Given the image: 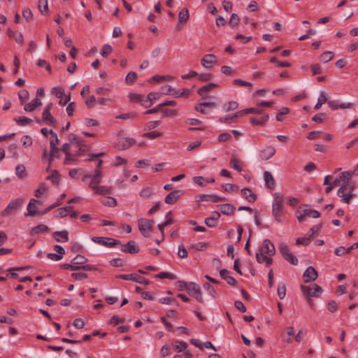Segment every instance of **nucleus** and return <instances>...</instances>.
<instances>
[{
  "mask_svg": "<svg viewBox=\"0 0 358 358\" xmlns=\"http://www.w3.org/2000/svg\"><path fill=\"white\" fill-rule=\"evenodd\" d=\"M283 202L284 196L280 193H275L272 203V215L275 220L278 222H281L282 221V217L284 215Z\"/></svg>",
  "mask_w": 358,
  "mask_h": 358,
  "instance_id": "obj_1",
  "label": "nucleus"
},
{
  "mask_svg": "<svg viewBox=\"0 0 358 358\" xmlns=\"http://www.w3.org/2000/svg\"><path fill=\"white\" fill-rule=\"evenodd\" d=\"M354 188V185L350 182L342 184L337 192V195L342 198L343 202L350 203L351 199L355 196L353 194Z\"/></svg>",
  "mask_w": 358,
  "mask_h": 358,
  "instance_id": "obj_2",
  "label": "nucleus"
},
{
  "mask_svg": "<svg viewBox=\"0 0 358 358\" xmlns=\"http://www.w3.org/2000/svg\"><path fill=\"white\" fill-rule=\"evenodd\" d=\"M138 229L142 236L144 237H148L153 229V226L155 224L154 220L141 218L138 220Z\"/></svg>",
  "mask_w": 358,
  "mask_h": 358,
  "instance_id": "obj_3",
  "label": "nucleus"
},
{
  "mask_svg": "<svg viewBox=\"0 0 358 358\" xmlns=\"http://www.w3.org/2000/svg\"><path fill=\"white\" fill-rule=\"evenodd\" d=\"M92 241L96 243L110 248L117 247L121 245L120 241L108 237L94 236L92 238Z\"/></svg>",
  "mask_w": 358,
  "mask_h": 358,
  "instance_id": "obj_4",
  "label": "nucleus"
},
{
  "mask_svg": "<svg viewBox=\"0 0 358 358\" xmlns=\"http://www.w3.org/2000/svg\"><path fill=\"white\" fill-rule=\"evenodd\" d=\"M52 107V103H50L46 106L45 108L42 113V120L48 125L56 127L57 122L50 113Z\"/></svg>",
  "mask_w": 358,
  "mask_h": 358,
  "instance_id": "obj_5",
  "label": "nucleus"
},
{
  "mask_svg": "<svg viewBox=\"0 0 358 358\" xmlns=\"http://www.w3.org/2000/svg\"><path fill=\"white\" fill-rule=\"evenodd\" d=\"M300 288L306 298H309L310 296L316 297L317 292L320 293L322 292V287L317 284H313V287L301 285Z\"/></svg>",
  "mask_w": 358,
  "mask_h": 358,
  "instance_id": "obj_6",
  "label": "nucleus"
},
{
  "mask_svg": "<svg viewBox=\"0 0 358 358\" xmlns=\"http://www.w3.org/2000/svg\"><path fill=\"white\" fill-rule=\"evenodd\" d=\"M116 278H119V279L125 280H131L134 282H138L140 284H144L145 285H148L150 284L149 280H148L141 275H138L136 273H131V274H129V275L120 274V275H117L116 276Z\"/></svg>",
  "mask_w": 358,
  "mask_h": 358,
  "instance_id": "obj_7",
  "label": "nucleus"
},
{
  "mask_svg": "<svg viewBox=\"0 0 358 358\" xmlns=\"http://www.w3.org/2000/svg\"><path fill=\"white\" fill-rule=\"evenodd\" d=\"M24 202V199L21 198L12 200L6 208L2 211V216H8L12 213L13 211L18 209Z\"/></svg>",
  "mask_w": 358,
  "mask_h": 358,
  "instance_id": "obj_8",
  "label": "nucleus"
},
{
  "mask_svg": "<svg viewBox=\"0 0 358 358\" xmlns=\"http://www.w3.org/2000/svg\"><path fill=\"white\" fill-rule=\"evenodd\" d=\"M187 293L189 296L195 298L199 302L203 303L200 287L195 282H189V291Z\"/></svg>",
  "mask_w": 358,
  "mask_h": 358,
  "instance_id": "obj_9",
  "label": "nucleus"
},
{
  "mask_svg": "<svg viewBox=\"0 0 358 358\" xmlns=\"http://www.w3.org/2000/svg\"><path fill=\"white\" fill-rule=\"evenodd\" d=\"M36 203L41 205L42 201L34 199H30L27 206V213L25 215L26 216H37L41 215V212L36 209Z\"/></svg>",
  "mask_w": 358,
  "mask_h": 358,
  "instance_id": "obj_10",
  "label": "nucleus"
},
{
  "mask_svg": "<svg viewBox=\"0 0 358 358\" xmlns=\"http://www.w3.org/2000/svg\"><path fill=\"white\" fill-rule=\"evenodd\" d=\"M317 277V271L312 266H308L303 274V278L305 283H308L310 281H315Z\"/></svg>",
  "mask_w": 358,
  "mask_h": 358,
  "instance_id": "obj_11",
  "label": "nucleus"
},
{
  "mask_svg": "<svg viewBox=\"0 0 358 358\" xmlns=\"http://www.w3.org/2000/svg\"><path fill=\"white\" fill-rule=\"evenodd\" d=\"M136 144V140L133 138H122L118 140L116 147L119 150H126Z\"/></svg>",
  "mask_w": 358,
  "mask_h": 358,
  "instance_id": "obj_12",
  "label": "nucleus"
},
{
  "mask_svg": "<svg viewBox=\"0 0 358 358\" xmlns=\"http://www.w3.org/2000/svg\"><path fill=\"white\" fill-rule=\"evenodd\" d=\"M120 245L122 246V252L125 253L137 254L140 251L139 247L134 241H129L127 244H121Z\"/></svg>",
  "mask_w": 358,
  "mask_h": 358,
  "instance_id": "obj_13",
  "label": "nucleus"
},
{
  "mask_svg": "<svg viewBox=\"0 0 358 358\" xmlns=\"http://www.w3.org/2000/svg\"><path fill=\"white\" fill-rule=\"evenodd\" d=\"M183 194L184 191L182 190H173L166 195L164 201L167 204H173L181 197L182 195H183Z\"/></svg>",
  "mask_w": 358,
  "mask_h": 358,
  "instance_id": "obj_14",
  "label": "nucleus"
},
{
  "mask_svg": "<svg viewBox=\"0 0 358 358\" xmlns=\"http://www.w3.org/2000/svg\"><path fill=\"white\" fill-rule=\"evenodd\" d=\"M197 201H211L212 203H217L224 201L225 199L216 194H199Z\"/></svg>",
  "mask_w": 358,
  "mask_h": 358,
  "instance_id": "obj_15",
  "label": "nucleus"
},
{
  "mask_svg": "<svg viewBox=\"0 0 358 358\" xmlns=\"http://www.w3.org/2000/svg\"><path fill=\"white\" fill-rule=\"evenodd\" d=\"M189 17L188 9L183 8L178 13V23L177 29L179 30L187 22Z\"/></svg>",
  "mask_w": 358,
  "mask_h": 358,
  "instance_id": "obj_16",
  "label": "nucleus"
},
{
  "mask_svg": "<svg viewBox=\"0 0 358 358\" xmlns=\"http://www.w3.org/2000/svg\"><path fill=\"white\" fill-rule=\"evenodd\" d=\"M259 250L268 255H273L275 252L274 245L271 242L269 239H265L263 241V245L261 247Z\"/></svg>",
  "mask_w": 358,
  "mask_h": 358,
  "instance_id": "obj_17",
  "label": "nucleus"
},
{
  "mask_svg": "<svg viewBox=\"0 0 358 358\" xmlns=\"http://www.w3.org/2000/svg\"><path fill=\"white\" fill-rule=\"evenodd\" d=\"M275 148L273 146H266L264 149L260 151L259 157L261 159L266 161L271 158L275 155Z\"/></svg>",
  "mask_w": 358,
  "mask_h": 358,
  "instance_id": "obj_18",
  "label": "nucleus"
},
{
  "mask_svg": "<svg viewBox=\"0 0 358 358\" xmlns=\"http://www.w3.org/2000/svg\"><path fill=\"white\" fill-rule=\"evenodd\" d=\"M217 62V57L213 54L206 55L202 59L201 63L202 66L206 69H210L212 66Z\"/></svg>",
  "mask_w": 358,
  "mask_h": 358,
  "instance_id": "obj_19",
  "label": "nucleus"
},
{
  "mask_svg": "<svg viewBox=\"0 0 358 358\" xmlns=\"http://www.w3.org/2000/svg\"><path fill=\"white\" fill-rule=\"evenodd\" d=\"M220 275L222 279L225 280L227 283L231 286H235L237 284L236 280L229 275V271L227 269L223 268L220 271Z\"/></svg>",
  "mask_w": 358,
  "mask_h": 358,
  "instance_id": "obj_20",
  "label": "nucleus"
},
{
  "mask_svg": "<svg viewBox=\"0 0 358 358\" xmlns=\"http://www.w3.org/2000/svg\"><path fill=\"white\" fill-rule=\"evenodd\" d=\"M219 210L223 215H231L234 213L236 208L230 203H224L217 206Z\"/></svg>",
  "mask_w": 358,
  "mask_h": 358,
  "instance_id": "obj_21",
  "label": "nucleus"
},
{
  "mask_svg": "<svg viewBox=\"0 0 358 358\" xmlns=\"http://www.w3.org/2000/svg\"><path fill=\"white\" fill-rule=\"evenodd\" d=\"M52 236L57 242H67L69 241V232L65 230L55 231Z\"/></svg>",
  "mask_w": 358,
  "mask_h": 358,
  "instance_id": "obj_22",
  "label": "nucleus"
},
{
  "mask_svg": "<svg viewBox=\"0 0 358 358\" xmlns=\"http://www.w3.org/2000/svg\"><path fill=\"white\" fill-rule=\"evenodd\" d=\"M269 115L265 114L260 118H256L255 117L250 118V123L254 126H264L265 123L268 120Z\"/></svg>",
  "mask_w": 358,
  "mask_h": 358,
  "instance_id": "obj_23",
  "label": "nucleus"
},
{
  "mask_svg": "<svg viewBox=\"0 0 358 358\" xmlns=\"http://www.w3.org/2000/svg\"><path fill=\"white\" fill-rule=\"evenodd\" d=\"M244 198L250 203H254L257 200V196L250 189L245 187L241 189Z\"/></svg>",
  "mask_w": 358,
  "mask_h": 358,
  "instance_id": "obj_24",
  "label": "nucleus"
},
{
  "mask_svg": "<svg viewBox=\"0 0 358 358\" xmlns=\"http://www.w3.org/2000/svg\"><path fill=\"white\" fill-rule=\"evenodd\" d=\"M264 178L266 182V186L268 189H273L275 187V180L271 172L266 171L264 173Z\"/></svg>",
  "mask_w": 358,
  "mask_h": 358,
  "instance_id": "obj_25",
  "label": "nucleus"
},
{
  "mask_svg": "<svg viewBox=\"0 0 358 358\" xmlns=\"http://www.w3.org/2000/svg\"><path fill=\"white\" fill-rule=\"evenodd\" d=\"M42 104L41 100L38 98H34L30 103L26 104L24 107V110L28 112L34 111L38 106Z\"/></svg>",
  "mask_w": 358,
  "mask_h": 358,
  "instance_id": "obj_26",
  "label": "nucleus"
},
{
  "mask_svg": "<svg viewBox=\"0 0 358 358\" xmlns=\"http://www.w3.org/2000/svg\"><path fill=\"white\" fill-rule=\"evenodd\" d=\"M217 87H218V85L217 84L210 83H208V85H206L200 87L197 90V93L199 95L203 96L207 92H208L209 91H210L213 89L216 88ZM203 99H204V97H203Z\"/></svg>",
  "mask_w": 358,
  "mask_h": 358,
  "instance_id": "obj_27",
  "label": "nucleus"
},
{
  "mask_svg": "<svg viewBox=\"0 0 358 358\" xmlns=\"http://www.w3.org/2000/svg\"><path fill=\"white\" fill-rule=\"evenodd\" d=\"M92 189L94 190V193L100 195L110 194L112 193V187L108 186H96Z\"/></svg>",
  "mask_w": 358,
  "mask_h": 358,
  "instance_id": "obj_28",
  "label": "nucleus"
},
{
  "mask_svg": "<svg viewBox=\"0 0 358 358\" xmlns=\"http://www.w3.org/2000/svg\"><path fill=\"white\" fill-rule=\"evenodd\" d=\"M50 230V228L45 224H38L33 227L31 230V235H38L44 232H47Z\"/></svg>",
  "mask_w": 358,
  "mask_h": 358,
  "instance_id": "obj_29",
  "label": "nucleus"
},
{
  "mask_svg": "<svg viewBox=\"0 0 358 358\" xmlns=\"http://www.w3.org/2000/svg\"><path fill=\"white\" fill-rule=\"evenodd\" d=\"M354 173L355 171H344L341 173L337 178L340 182H343L342 184H346L350 182V178Z\"/></svg>",
  "mask_w": 358,
  "mask_h": 358,
  "instance_id": "obj_30",
  "label": "nucleus"
},
{
  "mask_svg": "<svg viewBox=\"0 0 358 358\" xmlns=\"http://www.w3.org/2000/svg\"><path fill=\"white\" fill-rule=\"evenodd\" d=\"M240 113H243L242 110L236 112L235 113L232 114L231 115H229L227 117H221L220 118L219 121L222 123H227L229 122L234 121L236 118L243 115V114H241Z\"/></svg>",
  "mask_w": 358,
  "mask_h": 358,
  "instance_id": "obj_31",
  "label": "nucleus"
},
{
  "mask_svg": "<svg viewBox=\"0 0 358 358\" xmlns=\"http://www.w3.org/2000/svg\"><path fill=\"white\" fill-rule=\"evenodd\" d=\"M171 211H170V212H169V213H168V214H167V215H166V218H167V220H166L164 222H163V223H162V224H158V226H157V227H158L159 230V231H160V232L162 233V241L164 240V227H166V226H169V225L173 223V219H172V218H168V216H169V215H171Z\"/></svg>",
  "mask_w": 358,
  "mask_h": 358,
  "instance_id": "obj_32",
  "label": "nucleus"
},
{
  "mask_svg": "<svg viewBox=\"0 0 358 358\" xmlns=\"http://www.w3.org/2000/svg\"><path fill=\"white\" fill-rule=\"evenodd\" d=\"M327 101H329L327 99V93L324 92H322L320 94V96H319V98L317 100V103L314 106V109L319 110L322 107V104H324V103H326Z\"/></svg>",
  "mask_w": 358,
  "mask_h": 358,
  "instance_id": "obj_33",
  "label": "nucleus"
},
{
  "mask_svg": "<svg viewBox=\"0 0 358 358\" xmlns=\"http://www.w3.org/2000/svg\"><path fill=\"white\" fill-rule=\"evenodd\" d=\"M173 80V77L170 75H166V76L155 75V76H152L149 81L150 82L154 81V82L159 83V82H162V81H171Z\"/></svg>",
  "mask_w": 358,
  "mask_h": 358,
  "instance_id": "obj_34",
  "label": "nucleus"
},
{
  "mask_svg": "<svg viewBox=\"0 0 358 358\" xmlns=\"http://www.w3.org/2000/svg\"><path fill=\"white\" fill-rule=\"evenodd\" d=\"M238 107V103L236 101H230L225 103L223 106V110L225 112H229L237 109Z\"/></svg>",
  "mask_w": 358,
  "mask_h": 358,
  "instance_id": "obj_35",
  "label": "nucleus"
},
{
  "mask_svg": "<svg viewBox=\"0 0 358 358\" xmlns=\"http://www.w3.org/2000/svg\"><path fill=\"white\" fill-rule=\"evenodd\" d=\"M101 203H103L105 206H108L110 207H114L117 206V201L115 198L111 196H106L101 199Z\"/></svg>",
  "mask_w": 358,
  "mask_h": 358,
  "instance_id": "obj_36",
  "label": "nucleus"
},
{
  "mask_svg": "<svg viewBox=\"0 0 358 358\" xmlns=\"http://www.w3.org/2000/svg\"><path fill=\"white\" fill-rule=\"evenodd\" d=\"M129 98L131 102H141L142 106H145V97L141 94L131 93L129 94Z\"/></svg>",
  "mask_w": 358,
  "mask_h": 358,
  "instance_id": "obj_37",
  "label": "nucleus"
},
{
  "mask_svg": "<svg viewBox=\"0 0 358 358\" xmlns=\"http://www.w3.org/2000/svg\"><path fill=\"white\" fill-rule=\"evenodd\" d=\"M158 98V94L155 92H150L146 98H145V108L150 107L152 105V101Z\"/></svg>",
  "mask_w": 358,
  "mask_h": 358,
  "instance_id": "obj_38",
  "label": "nucleus"
},
{
  "mask_svg": "<svg viewBox=\"0 0 358 358\" xmlns=\"http://www.w3.org/2000/svg\"><path fill=\"white\" fill-rule=\"evenodd\" d=\"M47 180H51L52 182L58 185L59 183V174L57 171L52 170L50 176L46 178Z\"/></svg>",
  "mask_w": 358,
  "mask_h": 358,
  "instance_id": "obj_39",
  "label": "nucleus"
},
{
  "mask_svg": "<svg viewBox=\"0 0 358 358\" xmlns=\"http://www.w3.org/2000/svg\"><path fill=\"white\" fill-rule=\"evenodd\" d=\"M191 94V90L189 89H182L179 90H176L173 92V96L176 98H179L182 96H188Z\"/></svg>",
  "mask_w": 358,
  "mask_h": 358,
  "instance_id": "obj_40",
  "label": "nucleus"
},
{
  "mask_svg": "<svg viewBox=\"0 0 358 358\" xmlns=\"http://www.w3.org/2000/svg\"><path fill=\"white\" fill-rule=\"evenodd\" d=\"M87 262V259L85 257L81 255H78L71 260V263H72L73 264H78L82 266L83 264H85Z\"/></svg>",
  "mask_w": 358,
  "mask_h": 358,
  "instance_id": "obj_41",
  "label": "nucleus"
},
{
  "mask_svg": "<svg viewBox=\"0 0 358 358\" xmlns=\"http://www.w3.org/2000/svg\"><path fill=\"white\" fill-rule=\"evenodd\" d=\"M49 133L50 134V148H57V145L59 143V139L57 137V135L56 133L53 132L52 129L49 131Z\"/></svg>",
  "mask_w": 358,
  "mask_h": 358,
  "instance_id": "obj_42",
  "label": "nucleus"
},
{
  "mask_svg": "<svg viewBox=\"0 0 358 358\" xmlns=\"http://www.w3.org/2000/svg\"><path fill=\"white\" fill-rule=\"evenodd\" d=\"M334 57V52H331V51H327V52H323L321 55H320V61L324 62V63H327L329 61H331Z\"/></svg>",
  "mask_w": 358,
  "mask_h": 358,
  "instance_id": "obj_43",
  "label": "nucleus"
},
{
  "mask_svg": "<svg viewBox=\"0 0 358 358\" xmlns=\"http://www.w3.org/2000/svg\"><path fill=\"white\" fill-rule=\"evenodd\" d=\"M13 120L15 122H16L20 125L28 124H30L32 122L31 119H30L29 117H24V116H20V117H15L13 119Z\"/></svg>",
  "mask_w": 358,
  "mask_h": 358,
  "instance_id": "obj_44",
  "label": "nucleus"
},
{
  "mask_svg": "<svg viewBox=\"0 0 358 358\" xmlns=\"http://www.w3.org/2000/svg\"><path fill=\"white\" fill-rule=\"evenodd\" d=\"M243 113H240L241 114H243V115L248 114H261L262 113V110L258 108H248L242 110Z\"/></svg>",
  "mask_w": 358,
  "mask_h": 358,
  "instance_id": "obj_45",
  "label": "nucleus"
},
{
  "mask_svg": "<svg viewBox=\"0 0 358 358\" xmlns=\"http://www.w3.org/2000/svg\"><path fill=\"white\" fill-rule=\"evenodd\" d=\"M15 173L20 178H23L25 176L26 168L23 164H18L15 168Z\"/></svg>",
  "mask_w": 358,
  "mask_h": 358,
  "instance_id": "obj_46",
  "label": "nucleus"
},
{
  "mask_svg": "<svg viewBox=\"0 0 358 358\" xmlns=\"http://www.w3.org/2000/svg\"><path fill=\"white\" fill-rule=\"evenodd\" d=\"M59 157V151L58 148H50V156L48 158L49 164H50L52 162L55 157L57 158Z\"/></svg>",
  "mask_w": 358,
  "mask_h": 358,
  "instance_id": "obj_47",
  "label": "nucleus"
},
{
  "mask_svg": "<svg viewBox=\"0 0 358 358\" xmlns=\"http://www.w3.org/2000/svg\"><path fill=\"white\" fill-rule=\"evenodd\" d=\"M162 135V134L161 132L157 131H153L144 133L142 134V136L143 138L155 139V138H157L161 136Z\"/></svg>",
  "mask_w": 358,
  "mask_h": 358,
  "instance_id": "obj_48",
  "label": "nucleus"
},
{
  "mask_svg": "<svg viewBox=\"0 0 358 358\" xmlns=\"http://www.w3.org/2000/svg\"><path fill=\"white\" fill-rule=\"evenodd\" d=\"M113 51L112 46L109 44H105L100 50V54L106 57Z\"/></svg>",
  "mask_w": 358,
  "mask_h": 358,
  "instance_id": "obj_49",
  "label": "nucleus"
},
{
  "mask_svg": "<svg viewBox=\"0 0 358 358\" xmlns=\"http://www.w3.org/2000/svg\"><path fill=\"white\" fill-rule=\"evenodd\" d=\"M230 166L234 169L236 170L238 172H241L242 171V169L240 165V161L236 159V157H232L230 161Z\"/></svg>",
  "mask_w": 358,
  "mask_h": 358,
  "instance_id": "obj_50",
  "label": "nucleus"
},
{
  "mask_svg": "<svg viewBox=\"0 0 358 358\" xmlns=\"http://www.w3.org/2000/svg\"><path fill=\"white\" fill-rule=\"evenodd\" d=\"M52 93L59 99H62V97L65 95L64 90L61 87H53Z\"/></svg>",
  "mask_w": 358,
  "mask_h": 358,
  "instance_id": "obj_51",
  "label": "nucleus"
},
{
  "mask_svg": "<svg viewBox=\"0 0 358 358\" xmlns=\"http://www.w3.org/2000/svg\"><path fill=\"white\" fill-rule=\"evenodd\" d=\"M278 296L280 299H283L286 295V287L284 284H280L278 287Z\"/></svg>",
  "mask_w": 358,
  "mask_h": 358,
  "instance_id": "obj_52",
  "label": "nucleus"
},
{
  "mask_svg": "<svg viewBox=\"0 0 358 358\" xmlns=\"http://www.w3.org/2000/svg\"><path fill=\"white\" fill-rule=\"evenodd\" d=\"M156 277L160 279L168 278L170 280H174L176 278L174 274L168 272H160L156 275Z\"/></svg>",
  "mask_w": 358,
  "mask_h": 358,
  "instance_id": "obj_53",
  "label": "nucleus"
},
{
  "mask_svg": "<svg viewBox=\"0 0 358 358\" xmlns=\"http://www.w3.org/2000/svg\"><path fill=\"white\" fill-rule=\"evenodd\" d=\"M48 189L46 187L45 183H41L39 185V188L37 189L34 192V196L37 198H40L42 196V194L44 192H45Z\"/></svg>",
  "mask_w": 358,
  "mask_h": 358,
  "instance_id": "obj_54",
  "label": "nucleus"
},
{
  "mask_svg": "<svg viewBox=\"0 0 358 358\" xmlns=\"http://www.w3.org/2000/svg\"><path fill=\"white\" fill-rule=\"evenodd\" d=\"M203 288L208 291L209 294L211 295L213 298L216 297V291L209 282H205L203 284Z\"/></svg>",
  "mask_w": 358,
  "mask_h": 358,
  "instance_id": "obj_55",
  "label": "nucleus"
},
{
  "mask_svg": "<svg viewBox=\"0 0 358 358\" xmlns=\"http://www.w3.org/2000/svg\"><path fill=\"white\" fill-rule=\"evenodd\" d=\"M136 78L137 74L134 71H131L126 76L125 81L128 84H132L136 80Z\"/></svg>",
  "mask_w": 358,
  "mask_h": 358,
  "instance_id": "obj_56",
  "label": "nucleus"
},
{
  "mask_svg": "<svg viewBox=\"0 0 358 358\" xmlns=\"http://www.w3.org/2000/svg\"><path fill=\"white\" fill-rule=\"evenodd\" d=\"M92 180L89 184V187L93 189L94 187L97 186V184H99L101 182L102 177H98L96 176L92 175Z\"/></svg>",
  "mask_w": 358,
  "mask_h": 358,
  "instance_id": "obj_57",
  "label": "nucleus"
},
{
  "mask_svg": "<svg viewBox=\"0 0 358 358\" xmlns=\"http://www.w3.org/2000/svg\"><path fill=\"white\" fill-rule=\"evenodd\" d=\"M152 194V190L150 187H145L140 192V196L143 198H149Z\"/></svg>",
  "mask_w": 358,
  "mask_h": 358,
  "instance_id": "obj_58",
  "label": "nucleus"
},
{
  "mask_svg": "<svg viewBox=\"0 0 358 358\" xmlns=\"http://www.w3.org/2000/svg\"><path fill=\"white\" fill-rule=\"evenodd\" d=\"M312 239V236H309L308 238H298L296 241V245H308Z\"/></svg>",
  "mask_w": 358,
  "mask_h": 358,
  "instance_id": "obj_59",
  "label": "nucleus"
},
{
  "mask_svg": "<svg viewBox=\"0 0 358 358\" xmlns=\"http://www.w3.org/2000/svg\"><path fill=\"white\" fill-rule=\"evenodd\" d=\"M239 21H240V18H239V17H238L236 14L233 13V14L231 15V17H230V20H229V25H230L231 27H236V25H238V24Z\"/></svg>",
  "mask_w": 358,
  "mask_h": 358,
  "instance_id": "obj_60",
  "label": "nucleus"
},
{
  "mask_svg": "<svg viewBox=\"0 0 358 358\" xmlns=\"http://www.w3.org/2000/svg\"><path fill=\"white\" fill-rule=\"evenodd\" d=\"M177 286H178V288L179 291L186 290L187 292H188L189 287V283H187V282H186L185 281L178 280L177 282Z\"/></svg>",
  "mask_w": 358,
  "mask_h": 358,
  "instance_id": "obj_61",
  "label": "nucleus"
},
{
  "mask_svg": "<svg viewBox=\"0 0 358 358\" xmlns=\"http://www.w3.org/2000/svg\"><path fill=\"white\" fill-rule=\"evenodd\" d=\"M284 258L292 265H296L298 264L297 258L291 252L286 255Z\"/></svg>",
  "mask_w": 358,
  "mask_h": 358,
  "instance_id": "obj_62",
  "label": "nucleus"
},
{
  "mask_svg": "<svg viewBox=\"0 0 358 358\" xmlns=\"http://www.w3.org/2000/svg\"><path fill=\"white\" fill-rule=\"evenodd\" d=\"M222 188L227 192H231L234 191H237L238 189V187L237 185L231 184V183H227L222 185Z\"/></svg>",
  "mask_w": 358,
  "mask_h": 358,
  "instance_id": "obj_63",
  "label": "nucleus"
},
{
  "mask_svg": "<svg viewBox=\"0 0 358 358\" xmlns=\"http://www.w3.org/2000/svg\"><path fill=\"white\" fill-rule=\"evenodd\" d=\"M21 141L23 146H24L25 148L30 147L33 143L31 138L28 135L24 136L22 138Z\"/></svg>",
  "mask_w": 358,
  "mask_h": 358,
  "instance_id": "obj_64",
  "label": "nucleus"
}]
</instances>
